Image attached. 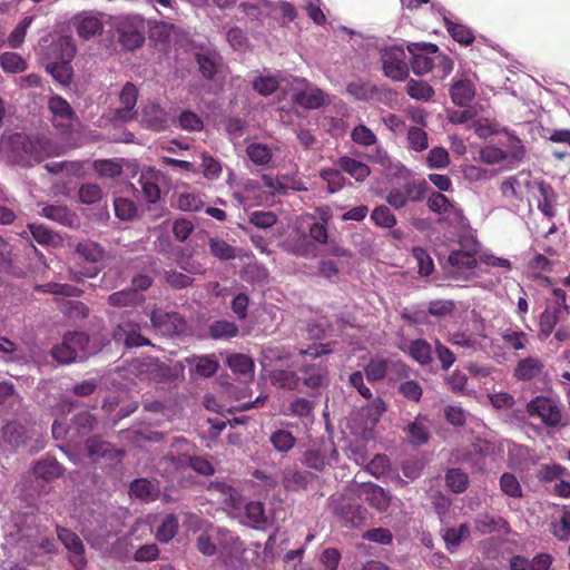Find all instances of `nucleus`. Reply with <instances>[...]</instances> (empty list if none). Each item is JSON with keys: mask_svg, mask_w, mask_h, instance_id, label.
<instances>
[{"mask_svg": "<svg viewBox=\"0 0 570 570\" xmlns=\"http://www.w3.org/2000/svg\"><path fill=\"white\" fill-rule=\"evenodd\" d=\"M9 144L12 147V159L23 166H31L46 157L59 155L60 150L47 138L31 140L22 134H13L8 140H2V148Z\"/></svg>", "mask_w": 570, "mask_h": 570, "instance_id": "1", "label": "nucleus"}, {"mask_svg": "<svg viewBox=\"0 0 570 570\" xmlns=\"http://www.w3.org/2000/svg\"><path fill=\"white\" fill-rule=\"evenodd\" d=\"M285 188L284 178L263 175L261 179H246L243 183V190L235 193L234 197L243 206L261 205L268 203L277 194H284Z\"/></svg>", "mask_w": 570, "mask_h": 570, "instance_id": "2", "label": "nucleus"}, {"mask_svg": "<svg viewBox=\"0 0 570 570\" xmlns=\"http://www.w3.org/2000/svg\"><path fill=\"white\" fill-rule=\"evenodd\" d=\"M75 252L79 259L89 264V266H78L76 269H71V279L80 282L83 277H96L102 268L104 248L98 243L86 239L76 245Z\"/></svg>", "mask_w": 570, "mask_h": 570, "instance_id": "3", "label": "nucleus"}, {"mask_svg": "<svg viewBox=\"0 0 570 570\" xmlns=\"http://www.w3.org/2000/svg\"><path fill=\"white\" fill-rule=\"evenodd\" d=\"M210 490L219 493L222 495L223 503L232 509L239 510L244 508L245 515L252 525L258 527L267 521L264 507L261 502L250 501L244 504L242 495L235 489L225 483L212 484Z\"/></svg>", "mask_w": 570, "mask_h": 570, "instance_id": "4", "label": "nucleus"}, {"mask_svg": "<svg viewBox=\"0 0 570 570\" xmlns=\"http://www.w3.org/2000/svg\"><path fill=\"white\" fill-rule=\"evenodd\" d=\"M114 27L119 43L127 50H135L145 42L146 21L138 14L115 18Z\"/></svg>", "mask_w": 570, "mask_h": 570, "instance_id": "5", "label": "nucleus"}, {"mask_svg": "<svg viewBox=\"0 0 570 570\" xmlns=\"http://www.w3.org/2000/svg\"><path fill=\"white\" fill-rule=\"evenodd\" d=\"M229 549L232 552H246L243 542L228 530L210 525L197 539V548L205 556H213L217 546Z\"/></svg>", "mask_w": 570, "mask_h": 570, "instance_id": "6", "label": "nucleus"}, {"mask_svg": "<svg viewBox=\"0 0 570 570\" xmlns=\"http://www.w3.org/2000/svg\"><path fill=\"white\" fill-rule=\"evenodd\" d=\"M381 61L384 76L394 80L402 81L409 75L406 53L402 46H390L381 50Z\"/></svg>", "mask_w": 570, "mask_h": 570, "instance_id": "7", "label": "nucleus"}, {"mask_svg": "<svg viewBox=\"0 0 570 570\" xmlns=\"http://www.w3.org/2000/svg\"><path fill=\"white\" fill-rule=\"evenodd\" d=\"M376 159L382 164L389 161L391 169L394 170L393 174L404 179L405 183L401 189L403 190V194L407 198L409 203H416L423 199L426 188L425 180L412 179L411 171L399 161L392 164L385 151L379 150Z\"/></svg>", "mask_w": 570, "mask_h": 570, "instance_id": "8", "label": "nucleus"}, {"mask_svg": "<svg viewBox=\"0 0 570 570\" xmlns=\"http://www.w3.org/2000/svg\"><path fill=\"white\" fill-rule=\"evenodd\" d=\"M527 411L531 417H538L550 428L557 426L561 421V409L558 403L549 397L537 396L527 405Z\"/></svg>", "mask_w": 570, "mask_h": 570, "instance_id": "9", "label": "nucleus"}, {"mask_svg": "<svg viewBox=\"0 0 570 570\" xmlns=\"http://www.w3.org/2000/svg\"><path fill=\"white\" fill-rule=\"evenodd\" d=\"M293 83L292 99L298 106L306 109H317L326 102V95L304 79L294 78Z\"/></svg>", "mask_w": 570, "mask_h": 570, "instance_id": "10", "label": "nucleus"}, {"mask_svg": "<svg viewBox=\"0 0 570 570\" xmlns=\"http://www.w3.org/2000/svg\"><path fill=\"white\" fill-rule=\"evenodd\" d=\"M478 264V259L475 254L468 250H454L449 255L448 258V273L451 277L459 278H469L475 275V267Z\"/></svg>", "mask_w": 570, "mask_h": 570, "instance_id": "11", "label": "nucleus"}, {"mask_svg": "<svg viewBox=\"0 0 570 570\" xmlns=\"http://www.w3.org/2000/svg\"><path fill=\"white\" fill-rule=\"evenodd\" d=\"M409 51L413 55L411 67L415 75L428 73L435 67V53L439 48L433 43H411Z\"/></svg>", "mask_w": 570, "mask_h": 570, "instance_id": "12", "label": "nucleus"}, {"mask_svg": "<svg viewBox=\"0 0 570 570\" xmlns=\"http://www.w3.org/2000/svg\"><path fill=\"white\" fill-rule=\"evenodd\" d=\"M75 55L76 45L71 36H58L42 46L43 61H71Z\"/></svg>", "mask_w": 570, "mask_h": 570, "instance_id": "13", "label": "nucleus"}, {"mask_svg": "<svg viewBox=\"0 0 570 570\" xmlns=\"http://www.w3.org/2000/svg\"><path fill=\"white\" fill-rule=\"evenodd\" d=\"M153 326L163 335H176L186 330L184 318L176 312H165L163 309H154L150 315Z\"/></svg>", "mask_w": 570, "mask_h": 570, "instance_id": "14", "label": "nucleus"}, {"mask_svg": "<svg viewBox=\"0 0 570 570\" xmlns=\"http://www.w3.org/2000/svg\"><path fill=\"white\" fill-rule=\"evenodd\" d=\"M525 150L521 141L517 140L511 150L504 151L495 146L489 145L483 147L480 150V160L488 165H497L501 164L504 160H511L513 163H519L524 157Z\"/></svg>", "mask_w": 570, "mask_h": 570, "instance_id": "15", "label": "nucleus"}, {"mask_svg": "<svg viewBox=\"0 0 570 570\" xmlns=\"http://www.w3.org/2000/svg\"><path fill=\"white\" fill-rule=\"evenodd\" d=\"M48 108L55 127L67 129L76 120V115L69 102L58 95L49 98Z\"/></svg>", "mask_w": 570, "mask_h": 570, "instance_id": "16", "label": "nucleus"}, {"mask_svg": "<svg viewBox=\"0 0 570 570\" xmlns=\"http://www.w3.org/2000/svg\"><path fill=\"white\" fill-rule=\"evenodd\" d=\"M57 535L59 541L72 554L70 561L76 570H83L86 567V559L83 558V544L80 538L72 531L58 527Z\"/></svg>", "mask_w": 570, "mask_h": 570, "instance_id": "17", "label": "nucleus"}, {"mask_svg": "<svg viewBox=\"0 0 570 570\" xmlns=\"http://www.w3.org/2000/svg\"><path fill=\"white\" fill-rule=\"evenodd\" d=\"M532 186L529 171H520L501 184V193L509 199H523Z\"/></svg>", "mask_w": 570, "mask_h": 570, "instance_id": "18", "label": "nucleus"}, {"mask_svg": "<svg viewBox=\"0 0 570 570\" xmlns=\"http://www.w3.org/2000/svg\"><path fill=\"white\" fill-rule=\"evenodd\" d=\"M114 338L118 343H124L127 347H140L150 344L149 340L140 334L139 324L131 321H122L118 324Z\"/></svg>", "mask_w": 570, "mask_h": 570, "instance_id": "19", "label": "nucleus"}, {"mask_svg": "<svg viewBox=\"0 0 570 570\" xmlns=\"http://www.w3.org/2000/svg\"><path fill=\"white\" fill-rule=\"evenodd\" d=\"M302 381L308 389H320L328 383V366L325 362L305 364L301 367Z\"/></svg>", "mask_w": 570, "mask_h": 570, "instance_id": "20", "label": "nucleus"}, {"mask_svg": "<svg viewBox=\"0 0 570 570\" xmlns=\"http://www.w3.org/2000/svg\"><path fill=\"white\" fill-rule=\"evenodd\" d=\"M138 98V89L130 82H127L120 95L119 101L121 107L115 110L114 119L119 121H129L131 120L136 111L134 110Z\"/></svg>", "mask_w": 570, "mask_h": 570, "instance_id": "21", "label": "nucleus"}, {"mask_svg": "<svg viewBox=\"0 0 570 570\" xmlns=\"http://www.w3.org/2000/svg\"><path fill=\"white\" fill-rule=\"evenodd\" d=\"M549 532L559 541H568L570 539V508L562 505L557 509L548 523Z\"/></svg>", "mask_w": 570, "mask_h": 570, "instance_id": "22", "label": "nucleus"}, {"mask_svg": "<svg viewBox=\"0 0 570 570\" xmlns=\"http://www.w3.org/2000/svg\"><path fill=\"white\" fill-rule=\"evenodd\" d=\"M76 28L79 37L88 40L100 35L104 29L101 17L98 13L83 12L76 17Z\"/></svg>", "mask_w": 570, "mask_h": 570, "instance_id": "23", "label": "nucleus"}, {"mask_svg": "<svg viewBox=\"0 0 570 570\" xmlns=\"http://www.w3.org/2000/svg\"><path fill=\"white\" fill-rule=\"evenodd\" d=\"M167 114L157 104L148 102L142 106L140 122L153 130H161L167 124Z\"/></svg>", "mask_w": 570, "mask_h": 570, "instance_id": "24", "label": "nucleus"}, {"mask_svg": "<svg viewBox=\"0 0 570 570\" xmlns=\"http://www.w3.org/2000/svg\"><path fill=\"white\" fill-rule=\"evenodd\" d=\"M86 448L88 455L94 461H98L101 458L109 460L110 463H117L121 460L122 456V453L115 449L110 443L96 439L88 440Z\"/></svg>", "mask_w": 570, "mask_h": 570, "instance_id": "25", "label": "nucleus"}, {"mask_svg": "<svg viewBox=\"0 0 570 570\" xmlns=\"http://www.w3.org/2000/svg\"><path fill=\"white\" fill-rule=\"evenodd\" d=\"M400 348L420 365H428L432 361V347L425 340L406 341L402 343Z\"/></svg>", "mask_w": 570, "mask_h": 570, "instance_id": "26", "label": "nucleus"}, {"mask_svg": "<svg viewBox=\"0 0 570 570\" xmlns=\"http://www.w3.org/2000/svg\"><path fill=\"white\" fill-rule=\"evenodd\" d=\"M160 173L154 168H147L141 171L139 183L141 185L144 198L155 204L160 198V188L158 186Z\"/></svg>", "mask_w": 570, "mask_h": 570, "instance_id": "27", "label": "nucleus"}, {"mask_svg": "<svg viewBox=\"0 0 570 570\" xmlns=\"http://www.w3.org/2000/svg\"><path fill=\"white\" fill-rule=\"evenodd\" d=\"M364 500L379 511H385L390 505V495L381 487L374 483H366L361 490Z\"/></svg>", "mask_w": 570, "mask_h": 570, "instance_id": "28", "label": "nucleus"}, {"mask_svg": "<svg viewBox=\"0 0 570 570\" xmlns=\"http://www.w3.org/2000/svg\"><path fill=\"white\" fill-rule=\"evenodd\" d=\"M475 95L474 82L469 78L456 80L451 89L450 96L454 105L468 106Z\"/></svg>", "mask_w": 570, "mask_h": 570, "instance_id": "29", "label": "nucleus"}, {"mask_svg": "<svg viewBox=\"0 0 570 570\" xmlns=\"http://www.w3.org/2000/svg\"><path fill=\"white\" fill-rule=\"evenodd\" d=\"M129 493L131 497L149 502L155 501L159 497L160 488L157 482L138 479L131 483Z\"/></svg>", "mask_w": 570, "mask_h": 570, "instance_id": "30", "label": "nucleus"}, {"mask_svg": "<svg viewBox=\"0 0 570 570\" xmlns=\"http://www.w3.org/2000/svg\"><path fill=\"white\" fill-rule=\"evenodd\" d=\"M199 70L205 78H214L220 70L222 61L215 50H205L196 53Z\"/></svg>", "mask_w": 570, "mask_h": 570, "instance_id": "31", "label": "nucleus"}, {"mask_svg": "<svg viewBox=\"0 0 570 570\" xmlns=\"http://www.w3.org/2000/svg\"><path fill=\"white\" fill-rule=\"evenodd\" d=\"M41 216L65 226H73L77 217L68 207L61 205H48L41 210Z\"/></svg>", "mask_w": 570, "mask_h": 570, "instance_id": "32", "label": "nucleus"}, {"mask_svg": "<svg viewBox=\"0 0 570 570\" xmlns=\"http://www.w3.org/2000/svg\"><path fill=\"white\" fill-rule=\"evenodd\" d=\"M174 205L184 212H198L205 205L204 195L194 190L183 191L175 196Z\"/></svg>", "mask_w": 570, "mask_h": 570, "instance_id": "33", "label": "nucleus"}, {"mask_svg": "<svg viewBox=\"0 0 570 570\" xmlns=\"http://www.w3.org/2000/svg\"><path fill=\"white\" fill-rule=\"evenodd\" d=\"M62 472L63 468L53 458H45L37 462L33 466L35 475L46 481L59 478Z\"/></svg>", "mask_w": 570, "mask_h": 570, "instance_id": "34", "label": "nucleus"}, {"mask_svg": "<svg viewBox=\"0 0 570 570\" xmlns=\"http://www.w3.org/2000/svg\"><path fill=\"white\" fill-rule=\"evenodd\" d=\"M337 164L343 171L348 174L356 181H364L371 173L366 164L347 156L341 157Z\"/></svg>", "mask_w": 570, "mask_h": 570, "instance_id": "35", "label": "nucleus"}, {"mask_svg": "<svg viewBox=\"0 0 570 570\" xmlns=\"http://www.w3.org/2000/svg\"><path fill=\"white\" fill-rule=\"evenodd\" d=\"M71 61H45V68L52 78L63 86H68L72 79Z\"/></svg>", "mask_w": 570, "mask_h": 570, "instance_id": "36", "label": "nucleus"}, {"mask_svg": "<svg viewBox=\"0 0 570 570\" xmlns=\"http://www.w3.org/2000/svg\"><path fill=\"white\" fill-rule=\"evenodd\" d=\"M81 336H63L62 343L55 346L52 348V356L61 364H69L71 362L78 361L76 357V352L70 348V343L77 342L81 344Z\"/></svg>", "mask_w": 570, "mask_h": 570, "instance_id": "37", "label": "nucleus"}, {"mask_svg": "<svg viewBox=\"0 0 570 570\" xmlns=\"http://www.w3.org/2000/svg\"><path fill=\"white\" fill-rule=\"evenodd\" d=\"M269 379L273 385L287 390H296L301 383V377L295 372L286 370L271 371Z\"/></svg>", "mask_w": 570, "mask_h": 570, "instance_id": "38", "label": "nucleus"}, {"mask_svg": "<svg viewBox=\"0 0 570 570\" xmlns=\"http://www.w3.org/2000/svg\"><path fill=\"white\" fill-rule=\"evenodd\" d=\"M346 90L353 98L363 101L372 99L379 91L375 85L361 79L350 82Z\"/></svg>", "mask_w": 570, "mask_h": 570, "instance_id": "39", "label": "nucleus"}, {"mask_svg": "<svg viewBox=\"0 0 570 570\" xmlns=\"http://www.w3.org/2000/svg\"><path fill=\"white\" fill-rule=\"evenodd\" d=\"M475 528L482 534H488L504 530L507 528V522L501 517L484 513L480 514L475 519Z\"/></svg>", "mask_w": 570, "mask_h": 570, "instance_id": "40", "label": "nucleus"}, {"mask_svg": "<svg viewBox=\"0 0 570 570\" xmlns=\"http://www.w3.org/2000/svg\"><path fill=\"white\" fill-rule=\"evenodd\" d=\"M426 417L417 415L415 421L409 424L407 434L410 442L416 445L425 443L429 439V428Z\"/></svg>", "mask_w": 570, "mask_h": 570, "instance_id": "41", "label": "nucleus"}, {"mask_svg": "<svg viewBox=\"0 0 570 570\" xmlns=\"http://www.w3.org/2000/svg\"><path fill=\"white\" fill-rule=\"evenodd\" d=\"M542 368V363L534 357H527L520 361L514 370V376L518 380H531L537 376Z\"/></svg>", "mask_w": 570, "mask_h": 570, "instance_id": "42", "label": "nucleus"}, {"mask_svg": "<svg viewBox=\"0 0 570 570\" xmlns=\"http://www.w3.org/2000/svg\"><path fill=\"white\" fill-rule=\"evenodd\" d=\"M0 66L4 72L19 73L27 69V61L17 52H3L0 56Z\"/></svg>", "mask_w": 570, "mask_h": 570, "instance_id": "43", "label": "nucleus"}, {"mask_svg": "<svg viewBox=\"0 0 570 570\" xmlns=\"http://www.w3.org/2000/svg\"><path fill=\"white\" fill-rule=\"evenodd\" d=\"M209 335L214 340H228L238 335V327L228 321H215L209 325Z\"/></svg>", "mask_w": 570, "mask_h": 570, "instance_id": "44", "label": "nucleus"}, {"mask_svg": "<svg viewBox=\"0 0 570 570\" xmlns=\"http://www.w3.org/2000/svg\"><path fill=\"white\" fill-rule=\"evenodd\" d=\"M406 92L415 100L429 101L434 95V89L428 82L410 79L406 83Z\"/></svg>", "mask_w": 570, "mask_h": 570, "instance_id": "45", "label": "nucleus"}, {"mask_svg": "<svg viewBox=\"0 0 570 570\" xmlns=\"http://www.w3.org/2000/svg\"><path fill=\"white\" fill-rule=\"evenodd\" d=\"M228 367L238 374L250 377L253 375L254 363L252 358L245 354H233L227 358Z\"/></svg>", "mask_w": 570, "mask_h": 570, "instance_id": "46", "label": "nucleus"}, {"mask_svg": "<svg viewBox=\"0 0 570 570\" xmlns=\"http://www.w3.org/2000/svg\"><path fill=\"white\" fill-rule=\"evenodd\" d=\"M142 366L141 373H145L149 380L164 382L171 377L170 368L157 361L150 360Z\"/></svg>", "mask_w": 570, "mask_h": 570, "instance_id": "47", "label": "nucleus"}, {"mask_svg": "<svg viewBox=\"0 0 570 570\" xmlns=\"http://www.w3.org/2000/svg\"><path fill=\"white\" fill-rule=\"evenodd\" d=\"M269 441L277 452L286 453L292 450L295 445V438L287 430H277L269 436Z\"/></svg>", "mask_w": 570, "mask_h": 570, "instance_id": "48", "label": "nucleus"}, {"mask_svg": "<svg viewBox=\"0 0 570 570\" xmlns=\"http://www.w3.org/2000/svg\"><path fill=\"white\" fill-rule=\"evenodd\" d=\"M141 295L139 293H136L135 289H122L116 293H112L108 297V302L112 306L121 307V306H129L135 305L138 302L141 301Z\"/></svg>", "mask_w": 570, "mask_h": 570, "instance_id": "49", "label": "nucleus"}, {"mask_svg": "<svg viewBox=\"0 0 570 570\" xmlns=\"http://www.w3.org/2000/svg\"><path fill=\"white\" fill-rule=\"evenodd\" d=\"M210 253L220 261H228L236 257V249L222 238L209 239Z\"/></svg>", "mask_w": 570, "mask_h": 570, "instance_id": "50", "label": "nucleus"}, {"mask_svg": "<svg viewBox=\"0 0 570 570\" xmlns=\"http://www.w3.org/2000/svg\"><path fill=\"white\" fill-rule=\"evenodd\" d=\"M193 363L196 373L204 377L212 376L218 368V361L215 355L195 356Z\"/></svg>", "mask_w": 570, "mask_h": 570, "instance_id": "51", "label": "nucleus"}, {"mask_svg": "<svg viewBox=\"0 0 570 570\" xmlns=\"http://www.w3.org/2000/svg\"><path fill=\"white\" fill-rule=\"evenodd\" d=\"M200 158L204 177L208 180L218 179L223 171L222 163L207 153H203Z\"/></svg>", "mask_w": 570, "mask_h": 570, "instance_id": "52", "label": "nucleus"}, {"mask_svg": "<svg viewBox=\"0 0 570 570\" xmlns=\"http://www.w3.org/2000/svg\"><path fill=\"white\" fill-rule=\"evenodd\" d=\"M470 535L468 524H460L458 528H446L443 532L444 541L449 549L456 548Z\"/></svg>", "mask_w": 570, "mask_h": 570, "instance_id": "53", "label": "nucleus"}, {"mask_svg": "<svg viewBox=\"0 0 570 570\" xmlns=\"http://www.w3.org/2000/svg\"><path fill=\"white\" fill-rule=\"evenodd\" d=\"M538 189L542 197V199L539 200L538 208L541 210V213L544 216H547L549 218L554 217L556 208H554L553 200L551 199L552 190H551L550 186L543 181H539Z\"/></svg>", "mask_w": 570, "mask_h": 570, "instance_id": "54", "label": "nucleus"}, {"mask_svg": "<svg viewBox=\"0 0 570 570\" xmlns=\"http://www.w3.org/2000/svg\"><path fill=\"white\" fill-rule=\"evenodd\" d=\"M94 168L99 176L107 178L118 177L122 171L121 161L111 159L96 160Z\"/></svg>", "mask_w": 570, "mask_h": 570, "instance_id": "55", "label": "nucleus"}, {"mask_svg": "<svg viewBox=\"0 0 570 570\" xmlns=\"http://www.w3.org/2000/svg\"><path fill=\"white\" fill-rule=\"evenodd\" d=\"M20 403L21 397L16 393L13 384L0 382V404L17 411L20 407Z\"/></svg>", "mask_w": 570, "mask_h": 570, "instance_id": "56", "label": "nucleus"}, {"mask_svg": "<svg viewBox=\"0 0 570 570\" xmlns=\"http://www.w3.org/2000/svg\"><path fill=\"white\" fill-rule=\"evenodd\" d=\"M501 337L509 347L515 351L523 350L528 343V335L515 328H507L502 331Z\"/></svg>", "mask_w": 570, "mask_h": 570, "instance_id": "57", "label": "nucleus"}, {"mask_svg": "<svg viewBox=\"0 0 570 570\" xmlns=\"http://www.w3.org/2000/svg\"><path fill=\"white\" fill-rule=\"evenodd\" d=\"M387 367L389 362L376 356L370 360L364 371L368 381H380L385 376Z\"/></svg>", "mask_w": 570, "mask_h": 570, "instance_id": "58", "label": "nucleus"}, {"mask_svg": "<svg viewBox=\"0 0 570 570\" xmlns=\"http://www.w3.org/2000/svg\"><path fill=\"white\" fill-rule=\"evenodd\" d=\"M320 177L326 183L330 193L341 190L345 184V178L338 169H322Z\"/></svg>", "mask_w": 570, "mask_h": 570, "instance_id": "59", "label": "nucleus"}, {"mask_svg": "<svg viewBox=\"0 0 570 570\" xmlns=\"http://www.w3.org/2000/svg\"><path fill=\"white\" fill-rule=\"evenodd\" d=\"M446 485L455 493L463 492L469 483L468 475L460 469H450L445 475Z\"/></svg>", "mask_w": 570, "mask_h": 570, "instance_id": "60", "label": "nucleus"}, {"mask_svg": "<svg viewBox=\"0 0 570 570\" xmlns=\"http://www.w3.org/2000/svg\"><path fill=\"white\" fill-rule=\"evenodd\" d=\"M178 530V520L175 515H166L157 530V539L160 542H169Z\"/></svg>", "mask_w": 570, "mask_h": 570, "instance_id": "61", "label": "nucleus"}, {"mask_svg": "<svg viewBox=\"0 0 570 570\" xmlns=\"http://www.w3.org/2000/svg\"><path fill=\"white\" fill-rule=\"evenodd\" d=\"M247 156L256 165H266L272 159V150L263 144H250L246 149Z\"/></svg>", "mask_w": 570, "mask_h": 570, "instance_id": "62", "label": "nucleus"}, {"mask_svg": "<svg viewBox=\"0 0 570 570\" xmlns=\"http://www.w3.org/2000/svg\"><path fill=\"white\" fill-rule=\"evenodd\" d=\"M407 142L411 149L423 151L429 147L428 134L420 127H411L407 130Z\"/></svg>", "mask_w": 570, "mask_h": 570, "instance_id": "63", "label": "nucleus"}, {"mask_svg": "<svg viewBox=\"0 0 570 570\" xmlns=\"http://www.w3.org/2000/svg\"><path fill=\"white\" fill-rule=\"evenodd\" d=\"M29 230L33 239L40 245H53L57 242V235L42 224H29Z\"/></svg>", "mask_w": 570, "mask_h": 570, "instance_id": "64", "label": "nucleus"}]
</instances>
